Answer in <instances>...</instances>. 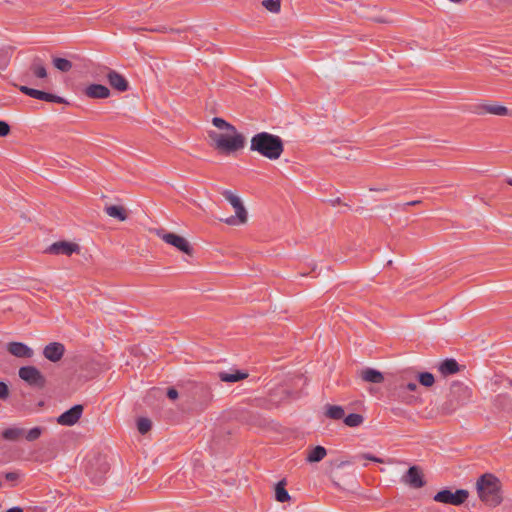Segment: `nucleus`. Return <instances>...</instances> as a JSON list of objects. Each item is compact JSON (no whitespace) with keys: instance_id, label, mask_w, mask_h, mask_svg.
Returning a JSON list of instances; mask_svg holds the SVG:
<instances>
[{"instance_id":"obj_1","label":"nucleus","mask_w":512,"mask_h":512,"mask_svg":"<svg viewBox=\"0 0 512 512\" xmlns=\"http://www.w3.org/2000/svg\"><path fill=\"white\" fill-rule=\"evenodd\" d=\"M212 124L220 131H208L211 146L221 155H231L242 150L246 144L245 136L234 125L223 118L214 117Z\"/></svg>"},{"instance_id":"obj_2","label":"nucleus","mask_w":512,"mask_h":512,"mask_svg":"<svg viewBox=\"0 0 512 512\" xmlns=\"http://www.w3.org/2000/svg\"><path fill=\"white\" fill-rule=\"evenodd\" d=\"M250 150L258 152L270 160H277L284 151V144L279 136L260 132L251 138Z\"/></svg>"},{"instance_id":"obj_3","label":"nucleus","mask_w":512,"mask_h":512,"mask_svg":"<svg viewBox=\"0 0 512 512\" xmlns=\"http://www.w3.org/2000/svg\"><path fill=\"white\" fill-rule=\"evenodd\" d=\"M480 500L487 506L495 508L503 501L501 481L491 473L481 475L476 482Z\"/></svg>"},{"instance_id":"obj_4","label":"nucleus","mask_w":512,"mask_h":512,"mask_svg":"<svg viewBox=\"0 0 512 512\" xmlns=\"http://www.w3.org/2000/svg\"><path fill=\"white\" fill-rule=\"evenodd\" d=\"M472 397V390L465 384L453 382L450 387V399L442 405V412L451 414L459 406L465 405Z\"/></svg>"},{"instance_id":"obj_5","label":"nucleus","mask_w":512,"mask_h":512,"mask_svg":"<svg viewBox=\"0 0 512 512\" xmlns=\"http://www.w3.org/2000/svg\"><path fill=\"white\" fill-rule=\"evenodd\" d=\"M225 200L235 210V214L226 218H220L222 222L230 226H239L247 223L248 212L245 208L244 201L239 197L238 194H223Z\"/></svg>"},{"instance_id":"obj_6","label":"nucleus","mask_w":512,"mask_h":512,"mask_svg":"<svg viewBox=\"0 0 512 512\" xmlns=\"http://www.w3.org/2000/svg\"><path fill=\"white\" fill-rule=\"evenodd\" d=\"M109 469L110 466L105 458L97 456L88 460L85 471L93 483L101 484Z\"/></svg>"},{"instance_id":"obj_7","label":"nucleus","mask_w":512,"mask_h":512,"mask_svg":"<svg viewBox=\"0 0 512 512\" xmlns=\"http://www.w3.org/2000/svg\"><path fill=\"white\" fill-rule=\"evenodd\" d=\"M18 375L21 380L32 388L41 390L46 386L45 376L35 366L28 365L20 367Z\"/></svg>"},{"instance_id":"obj_8","label":"nucleus","mask_w":512,"mask_h":512,"mask_svg":"<svg viewBox=\"0 0 512 512\" xmlns=\"http://www.w3.org/2000/svg\"><path fill=\"white\" fill-rule=\"evenodd\" d=\"M469 497V492L465 489H457L452 491L449 488H445L437 492L433 500L439 503L450 504L454 506L462 505Z\"/></svg>"},{"instance_id":"obj_9","label":"nucleus","mask_w":512,"mask_h":512,"mask_svg":"<svg viewBox=\"0 0 512 512\" xmlns=\"http://www.w3.org/2000/svg\"><path fill=\"white\" fill-rule=\"evenodd\" d=\"M156 234L164 242L174 246L179 251H181L187 255H190V256L192 255L193 248L184 237L177 235L175 233L166 232L164 229L157 230Z\"/></svg>"},{"instance_id":"obj_10","label":"nucleus","mask_w":512,"mask_h":512,"mask_svg":"<svg viewBox=\"0 0 512 512\" xmlns=\"http://www.w3.org/2000/svg\"><path fill=\"white\" fill-rule=\"evenodd\" d=\"M401 482L413 489H419L426 485L422 469L417 466H411L401 477Z\"/></svg>"},{"instance_id":"obj_11","label":"nucleus","mask_w":512,"mask_h":512,"mask_svg":"<svg viewBox=\"0 0 512 512\" xmlns=\"http://www.w3.org/2000/svg\"><path fill=\"white\" fill-rule=\"evenodd\" d=\"M45 253L50 255H66L71 256L74 253L80 252V247L76 243L67 241H57L49 245L45 250Z\"/></svg>"},{"instance_id":"obj_12","label":"nucleus","mask_w":512,"mask_h":512,"mask_svg":"<svg viewBox=\"0 0 512 512\" xmlns=\"http://www.w3.org/2000/svg\"><path fill=\"white\" fill-rule=\"evenodd\" d=\"M18 88L23 94L30 96L32 98H35V99L43 100L46 102L68 104L67 100L64 99L63 97H60V96H57V95H54V94H51L48 92L30 88L25 85H21Z\"/></svg>"},{"instance_id":"obj_13","label":"nucleus","mask_w":512,"mask_h":512,"mask_svg":"<svg viewBox=\"0 0 512 512\" xmlns=\"http://www.w3.org/2000/svg\"><path fill=\"white\" fill-rule=\"evenodd\" d=\"M104 212L111 218L118 221H125L129 217V210L124 206L122 200L117 198L115 203L104 204Z\"/></svg>"},{"instance_id":"obj_14","label":"nucleus","mask_w":512,"mask_h":512,"mask_svg":"<svg viewBox=\"0 0 512 512\" xmlns=\"http://www.w3.org/2000/svg\"><path fill=\"white\" fill-rule=\"evenodd\" d=\"M83 410V405L76 404L59 415L57 418V423L62 426H73L81 418Z\"/></svg>"},{"instance_id":"obj_15","label":"nucleus","mask_w":512,"mask_h":512,"mask_svg":"<svg viewBox=\"0 0 512 512\" xmlns=\"http://www.w3.org/2000/svg\"><path fill=\"white\" fill-rule=\"evenodd\" d=\"M105 69L107 70V81L113 89L119 92H125L129 89V83L123 75L108 67H105Z\"/></svg>"},{"instance_id":"obj_16","label":"nucleus","mask_w":512,"mask_h":512,"mask_svg":"<svg viewBox=\"0 0 512 512\" xmlns=\"http://www.w3.org/2000/svg\"><path fill=\"white\" fill-rule=\"evenodd\" d=\"M65 353V346L60 342H51L43 349L44 357L51 362H58Z\"/></svg>"},{"instance_id":"obj_17","label":"nucleus","mask_w":512,"mask_h":512,"mask_svg":"<svg viewBox=\"0 0 512 512\" xmlns=\"http://www.w3.org/2000/svg\"><path fill=\"white\" fill-rule=\"evenodd\" d=\"M7 351L17 358H31L34 355L33 350L22 342H9Z\"/></svg>"},{"instance_id":"obj_18","label":"nucleus","mask_w":512,"mask_h":512,"mask_svg":"<svg viewBox=\"0 0 512 512\" xmlns=\"http://www.w3.org/2000/svg\"><path fill=\"white\" fill-rule=\"evenodd\" d=\"M222 382L236 383L246 379L249 374L247 371L231 368L229 371H220L217 373Z\"/></svg>"},{"instance_id":"obj_19","label":"nucleus","mask_w":512,"mask_h":512,"mask_svg":"<svg viewBox=\"0 0 512 512\" xmlns=\"http://www.w3.org/2000/svg\"><path fill=\"white\" fill-rule=\"evenodd\" d=\"M85 95L92 99H106L110 96V90L102 84H90L85 88Z\"/></svg>"},{"instance_id":"obj_20","label":"nucleus","mask_w":512,"mask_h":512,"mask_svg":"<svg viewBox=\"0 0 512 512\" xmlns=\"http://www.w3.org/2000/svg\"><path fill=\"white\" fill-rule=\"evenodd\" d=\"M359 377L364 382L379 384L384 381V375L382 372L374 368H364L359 372Z\"/></svg>"},{"instance_id":"obj_21","label":"nucleus","mask_w":512,"mask_h":512,"mask_svg":"<svg viewBox=\"0 0 512 512\" xmlns=\"http://www.w3.org/2000/svg\"><path fill=\"white\" fill-rule=\"evenodd\" d=\"M438 370L443 376H449L457 373L460 370V366L455 359L447 358L439 364Z\"/></svg>"},{"instance_id":"obj_22","label":"nucleus","mask_w":512,"mask_h":512,"mask_svg":"<svg viewBox=\"0 0 512 512\" xmlns=\"http://www.w3.org/2000/svg\"><path fill=\"white\" fill-rule=\"evenodd\" d=\"M479 109L488 114L497 115V116H512V111H510L507 107L498 104H484L479 107Z\"/></svg>"},{"instance_id":"obj_23","label":"nucleus","mask_w":512,"mask_h":512,"mask_svg":"<svg viewBox=\"0 0 512 512\" xmlns=\"http://www.w3.org/2000/svg\"><path fill=\"white\" fill-rule=\"evenodd\" d=\"M29 71L36 78L43 79V78L47 77V70H46L45 64H44L43 60L40 59L39 57L33 58L30 66H29Z\"/></svg>"},{"instance_id":"obj_24","label":"nucleus","mask_w":512,"mask_h":512,"mask_svg":"<svg viewBox=\"0 0 512 512\" xmlns=\"http://www.w3.org/2000/svg\"><path fill=\"white\" fill-rule=\"evenodd\" d=\"M25 433L23 428L19 427H9L2 431V438L7 441H17L19 440Z\"/></svg>"},{"instance_id":"obj_25","label":"nucleus","mask_w":512,"mask_h":512,"mask_svg":"<svg viewBox=\"0 0 512 512\" xmlns=\"http://www.w3.org/2000/svg\"><path fill=\"white\" fill-rule=\"evenodd\" d=\"M335 194H329L330 197L323 198L322 202L330 204L332 207H339L341 212H345L350 210V205L342 200L340 197H335Z\"/></svg>"},{"instance_id":"obj_26","label":"nucleus","mask_w":512,"mask_h":512,"mask_svg":"<svg viewBox=\"0 0 512 512\" xmlns=\"http://www.w3.org/2000/svg\"><path fill=\"white\" fill-rule=\"evenodd\" d=\"M327 454L325 447L323 446H315L307 455V462L316 463L320 462Z\"/></svg>"},{"instance_id":"obj_27","label":"nucleus","mask_w":512,"mask_h":512,"mask_svg":"<svg viewBox=\"0 0 512 512\" xmlns=\"http://www.w3.org/2000/svg\"><path fill=\"white\" fill-rule=\"evenodd\" d=\"M286 480H280L275 486V499L278 502L284 503L290 500V495L288 491L285 489Z\"/></svg>"},{"instance_id":"obj_28","label":"nucleus","mask_w":512,"mask_h":512,"mask_svg":"<svg viewBox=\"0 0 512 512\" xmlns=\"http://www.w3.org/2000/svg\"><path fill=\"white\" fill-rule=\"evenodd\" d=\"M13 51L14 49L11 46L0 48V70H4L8 67Z\"/></svg>"},{"instance_id":"obj_29","label":"nucleus","mask_w":512,"mask_h":512,"mask_svg":"<svg viewBox=\"0 0 512 512\" xmlns=\"http://www.w3.org/2000/svg\"><path fill=\"white\" fill-rule=\"evenodd\" d=\"M325 415L330 419L340 420L344 417L345 412L341 406L327 405Z\"/></svg>"},{"instance_id":"obj_30","label":"nucleus","mask_w":512,"mask_h":512,"mask_svg":"<svg viewBox=\"0 0 512 512\" xmlns=\"http://www.w3.org/2000/svg\"><path fill=\"white\" fill-rule=\"evenodd\" d=\"M364 418L358 413H350L344 418L345 425L349 427H357L362 424Z\"/></svg>"},{"instance_id":"obj_31","label":"nucleus","mask_w":512,"mask_h":512,"mask_svg":"<svg viewBox=\"0 0 512 512\" xmlns=\"http://www.w3.org/2000/svg\"><path fill=\"white\" fill-rule=\"evenodd\" d=\"M53 65L62 72H68L72 68V62L65 58H54Z\"/></svg>"},{"instance_id":"obj_32","label":"nucleus","mask_w":512,"mask_h":512,"mask_svg":"<svg viewBox=\"0 0 512 512\" xmlns=\"http://www.w3.org/2000/svg\"><path fill=\"white\" fill-rule=\"evenodd\" d=\"M418 381L424 387H431L435 383V378L430 372H421L418 374Z\"/></svg>"},{"instance_id":"obj_33","label":"nucleus","mask_w":512,"mask_h":512,"mask_svg":"<svg viewBox=\"0 0 512 512\" xmlns=\"http://www.w3.org/2000/svg\"><path fill=\"white\" fill-rule=\"evenodd\" d=\"M151 427H152V422L150 419H148L146 417H140L137 420V429H138L139 433H141L142 435H144L148 431H150Z\"/></svg>"},{"instance_id":"obj_34","label":"nucleus","mask_w":512,"mask_h":512,"mask_svg":"<svg viewBox=\"0 0 512 512\" xmlns=\"http://www.w3.org/2000/svg\"><path fill=\"white\" fill-rule=\"evenodd\" d=\"M262 6L272 13H279L281 9L280 0H263Z\"/></svg>"},{"instance_id":"obj_35","label":"nucleus","mask_w":512,"mask_h":512,"mask_svg":"<svg viewBox=\"0 0 512 512\" xmlns=\"http://www.w3.org/2000/svg\"><path fill=\"white\" fill-rule=\"evenodd\" d=\"M42 432L43 429L41 427H34L26 433V440L29 442L35 441L41 436Z\"/></svg>"},{"instance_id":"obj_36","label":"nucleus","mask_w":512,"mask_h":512,"mask_svg":"<svg viewBox=\"0 0 512 512\" xmlns=\"http://www.w3.org/2000/svg\"><path fill=\"white\" fill-rule=\"evenodd\" d=\"M455 188L452 184H440V185H434V186H423V187H416L415 190H441V189H453Z\"/></svg>"},{"instance_id":"obj_37","label":"nucleus","mask_w":512,"mask_h":512,"mask_svg":"<svg viewBox=\"0 0 512 512\" xmlns=\"http://www.w3.org/2000/svg\"><path fill=\"white\" fill-rule=\"evenodd\" d=\"M10 132V125L5 121L0 120V137H6L10 134Z\"/></svg>"},{"instance_id":"obj_38","label":"nucleus","mask_w":512,"mask_h":512,"mask_svg":"<svg viewBox=\"0 0 512 512\" xmlns=\"http://www.w3.org/2000/svg\"><path fill=\"white\" fill-rule=\"evenodd\" d=\"M4 478L8 481V482H12V483H16L19 478H20V473L16 472V471H12V472H6L4 474Z\"/></svg>"},{"instance_id":"obj_39","label":"nucleus","mask_w":512,"mask_h":512,"mask_svg":"<svg viewBox=\"0 0 512 512\" xmlns=\"http://www.w3.org/2000/svg\"><path fill=\"white\" fill-rule=\"evenodd\" d=\"M9 396V388L5 382L0 381V399L5 400Z\"/></svg>"},{"instance_id":"obj_40","label":"nucleus","mask_w":512,"mask_h":512,"mask_svg":"<svg viewBox=\"0 0 512 512\" xmlns=\"http://www.w3.org/2000/svg\"><path fill=\"white\" fill-rule=\"evenodd\" d=\"M357 458H364V459H367V460H370V461H373L376 463H384L385 462L382 458H378V457L368 454V453H364L359 456H356L355 459H357Z\"/></svg>"},{"instance_id":"obj_41","label":"nucleus","mask_w":512,"mask_h":512,"mask_svg":"<svg viewBox=\"0 0 512 512\" xmlns=\"http://www.w3.org/2000/svg\"><path fill=\"white\" fill-rule=\"evenodd\" d=\"M389 189H391L390 186H388L386 184H381V185H378V186H375V187H370L369 191L370 192H384V191H387Z\"/></svg>"},{"instance_id":"obj_42","label":"nucleus","mask_w":512,"mask_h":512,"mask_svg":"<svg viewBox=\"0 0 512 512\" xmlns=\"http://www.w3.org/2000/svg\"><path fill=\"white\" fill-rule=\"evenodd\" d=\"M167 397L171 400H175L178 398V391L174 387H170L167 389Z\"/></svg>"},{"instance_id":"obj_43","label":"nucleus","mask_w":512,"mask_h":512,"mask_svg":"<svg viewBox=\"0 0 512 512\" xmlns=\"http://www.w3.org/2000/svg\"><path fill=\"white\" fill-rule=\"evenodd\" d=\"M420 203H421L420 200H413V201L405 202L402 206H403V209H406L408 206H414V205H418Z\"/></svg>"},{"instance_id":"obj_44","label":"nucleus","mask_w":512,"mask_h":512,"mask_svg":"<svg viewBox=\"0 0 512 512\" xmlns=\"http://www.w3.org/2000/svg\"><path fill=\"white\" fill-rule=\"evenodd\" d=\"M406 388L409 390V391H415L417 389V384L414 383V382H409L407 385H406Z\"/></svg>"},{"instance_id":"obj_45","label":"nucleus","mask_w":512,"mask_h":512,"mask_svg":"<svg viewBox=\"0 0 512 512\" xmlns=\"http://www.w3.org/2000/svg\"><path fill=\"white\" fill-rule=\"evenodd\" d=\"M5 512H23V509L21 507L15 506V507L9 508Z\"/></svg>"},{"instance_id":"obj_46","label":"nucleus","mask_w":512,"mask_h":512,"mask_svg":"<svg viewBox=\"0 0 512 512\" xmlns=\"http://www.w3.org/2000/svg\"><path fill=\"white\" fill-rule=\"evenodd\" d=\"M140 30H145L144 28H140ZM147 31L153 32V31H161L160 29H146ZM135 31H139V29H135Z\"/></svg>"},{"instance_id":"obj_47","label":"nucleus","mask_w":512,"mask_h":512,"mask_svg":"<svg viewBox=\"0 0 512 512\" xmlns=\"http://www.w3.org/2000/svg\"><path fill=\"white\" fill-rule=\"evenodd\" d=\"M507 183H508L509 185H511V186H512V178H511V179H509V180L507 181Z\"/></svg>"}]
</instances>
